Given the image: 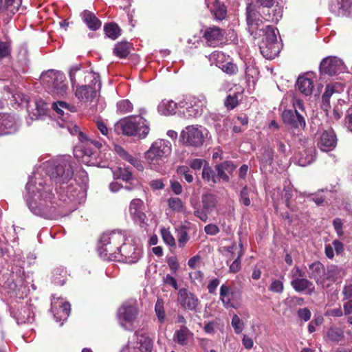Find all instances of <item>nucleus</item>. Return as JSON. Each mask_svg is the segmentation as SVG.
I'll return each instance as SVG.
<instances>
[{
	"instance_id": "obj_17",
	"label": "nucleus",
	"mask_w": 352,
	"mask_h": 352,
	"mask_svg": "<svg viewBox=\"0 0 352 352\" xmlns=\"http://www.w3.org/2000/svg\"><path fill=\"white\" fill-rule=\"evenodd\" d=\"M261 6L267 9L263 12L264 18L267 21L277 23L282 18L283 9L278 5L274 6L276 0H256Z\"/></svg>"
},
{
	"instance_id": "obj_12",
	"label": "nucleus",
	"mask_w": 352,
	"mask_h": 352,
	"mask_svg": "<svg viewBox=\"0 0 352 352\" xmlns=\"http://www.w3.org/2000/svg\"><path fill=\"white\" fill-rule=\"evenodd\" d=\"M219 298L226 308L236 309L241 300L239 291L232 290L230 287L223 284L220 287Z\"/></svg>"
},
{
	"instance_id": "obj_8",
	"label": "nucleus",
	"mask_w": 352,
	"mask_h": 352,
	"mask_svg": "<svg viewBox=\"0 0 352 352\" xmlns=\"http://www.w3.org/2000/svg\"><path fill=\"white\" fill-rule=\"evenodd\" d=\"M74 169L69 159H62L50 171V179L56 184H67L72 179Z\"/></svg>"
},
{
	"instance_id": "obj_37",
	"label": "nucleus",
	"mask_w": 352,
	"mask_h": 352,
	"mask_svg": "<svg viewBox=\"0 0 352 352\" xmlns=\"http://www.w3.org/2000/svg\"><path fill=\"white\" fill-rule=\"evenodd\" d=\"M239 250L237 252V256L236 257V258H234L233 262L230 264V268H229L230 272L234 273V274L239 272V270H241V258L244 254L243 245L241 242L239 243Z\"/></svg>"
},
{
	"instance_id": "obj_28",
	"label": "nucleus",
	"mask_w": 352,
	"mask_h": 352,
	"mask_svg": "<svg viewBox=\"0 0 352 352\" xmlns=\"http://www.w3.org/2000/svg\"><path fill=\"white\" fill-rule=\"evenodd\" d=\"M310 76L309 74H306L300 76L296 82L298 90L307 96H311L314 90V81Z\"/></svg>"
},
{
	"instance_id": "obj_57",
	"label": "nucleus",
	"mask_w": 352,
	"mask_h": 352,
	"mask_svg": "<svg viewBox=\"0 0 352 352\" xmlns=\"http://www.w3.org/2000/svg\"><path fill=\"white\" fill-rule=\"evenodd\" d=\"M162 236L164 241L170 246L174 247L175 246V240L170 232L166 229L162 230Z\"/></svg>"
},
{
	"instance_id": "obj_62",
	"label": "nucleus",
	"mask_w": 352,
	"mask_h": 352,
	"mask_svg": "<svg viewBox=\"0 0 352 352\" xmlns=\"http://www.w3.org/2000/svg\"><path fill=\"white\" fill-rule=\"evenodd\" d=\"M52 107L54 111L57 112V113L60 115L64 114L63 109H68V104L63 101H58L56 102H54L52 104Z\"/></svg>"
},
{
	"instance_id": "obj_59",
	"label": "nucleus",
	"mask_w": 352,
	"mask_h": 352,
	"mask_svg": "<svg viewBox=\"0 0 352 352\" xmlns=\"http://www.w3.org/2000/svg\"><path fill=\"white\" fill-rule=\"evenodd\" d=\"M297 315L299 318L304 320L305 322H307L310 320L311 316V311L307 308H300L297 311Z\"/></svg>"
},
{
	"instance_id": "obj_38",
	"label": "nucleus",
	"mask_w": 352,
	"mask_h": 352,
	"mask_svg": "<svg viewBox=\"0 0 352 352\" xmlns=\"http://www.w3.org/2000/svg\"><path fill=\"white\" fill-rule=\"evenodd\" d=\"M201 202L204 210L206 212H210L216 206V196L210 193L204 194L202 195Z\"/></svg>"
},
{
	"instance_id": "obj_29",
	"label": "nucleus",
	"mask_w": 352,
	"mask_h": 352,
	"mask_svg": "<svg viewBox=\"0 0 352 352\" xmlns=\"http://www.w3.org/2000/svg\"><path fill=\"white\" fill-rule=\"evenodd\" d=\"M336 133H322L318 147L322 151H329L336 147Z\"/></svg>"
},
{
	"instance_id": "obj_45",
	"label": "nucleus",
	"mask_w": 352,
	"mask_h": 352,
	"mask_svg": "<svg viewBox=\"0 0 352 352\" xmlns=\"http://www.w3.org/2000/svg\"><path fill=\"white\" fill-rule=\"evenodd\" d=\"M117 111L121 114L130 113L133 111V104L127 99L117 102Z\"/></svg>"
},
{
	"instance_id": "obj_15",
	"label": "nucleus",
	"mask_w": 352,
	"mask_h": 352,
	"mask_svg": "<svg viewBox=\"0 0 352 352\" xmlns=\"http://www.w3.org/2000/svg\"><path fill=\"white\" fill-rule=\"evenodd\" d=\"M142 255V250L131 243L124 242L122 248L119 249V258L126 263L132 264L138 262Z\"/></svg>"
},
{
	"instance_id": "obj_64",
	"label": "nucleus",
	"mask_w": 352,
	"mask_h": 352,
	"mask_svg": "<svg viewBox=\"0 0 352 352\" xmlns=\"http://www.w3.org/2000/svg\"><path fill=\"white\" fill-rule=\"evenodd\" d=\"M204 162H205L204 160L195 158L190 162L189 166L192 169L197 170H200L202 168Z\"/></svg>"
},
{
	"instance_id": "obj_9",
	"label": "nucleus",
	"mask_w": 352,
	"mask_h": 352,
	"mask_svg": "<svg viewBox=\"0 0 352 352\" xmlns=\"http://www.w3.org/2000/svg\"><path fill=\"white\" fill-rule=\"evenodd\" d=\"M53 197L54 195L51 192L45 191L41 194V198L38 201L31 203L29 207L36 215L47 216L54 212Z\"/></svg>"
},
{
	"instance_id": "obj_31",
	"label": "nucleus",
	"mask_w": 352,
	"mask_h": 352,
	"mask_svg": "<svg viewBox=\"0 0 352 352\" xmlns=\"http://www.w3.org/2000/svg\"><path fill=\"white\" fill-rule=\"evenodd\" d=\"M181 141L186 146L197 147L201 146L204 140L203 133H182Z\"/></svg>"
},
{
	"instance_id": "obj_61",
	"label": "nucleus",
	"mask_w": 352,
	"mask_h": 352,
	"mask_svg": "<svg viewBox=\"0 0 352 352\" xmlns=\"http://www.w3.org/2000/svg\"><path fill=\"white\" fill-rule=\"evenodd\" d=\"M167 263L173 273H176L179 268V264L176 256H170L168 258Z\"/></svg>"
},
{
	"instance_id": "obj_11",
	"label": "nucleus",
	"mask_w": 352,
	"mask_h": 352,
	"mask_svg": "<svg viewBox=\"0 0 352 352\" xmlns=\"http://www.w3.org/2000/svg\"><path fill=\"white\" fill-rule=\"evenodd\" d=\"M171 148L168 141L157 140L154 142L145 153L146 158L151 162L161 160L170 154Z\"/></svg>"
},
{
	"instance_id": "obj_56",
	"label": "nucleus",
	"mask_w": 352,
	"mask_h": 352,
	"mask_svg": "<svg viewBox=\"0 0 352 352\" xmlns=\"http://www.w3.org/2000/svg\"><path fill=\"white\" fill-rule=\"evenodd\" d=\"M10 52V44L8 42L0 41V60L8 57Z\"/></svg>"
},
{
	"instance_id": "obj_30",
	"label": "nucleus",
	"mask_w": 352,
	"mask_h": 352,
	"mask_svg": "<svg viewBox=\"0 0 352 352\" xmlns=\"http://www.w3.org/2000/svg\"><path fill=\"white\" fill-rule=\"evenodd\" d=\"M205 3L210 9V12L214 14L217 20H223L227 14V8L226 6L219 0H214L211 6L208 3V0H205Z\"/></svg>"
},
{
	"instance_id": "obj_25",
	"label": "nucleus",
	"mask_w": 352,
	"mask_h": 352,
	"mask_svg": "<svg viewBox=\"0 0 352 352\" xmlns=\"http://www.w3.org/2000/svg\"><path fill=\"white\" fill-rule=\"evenodd\" d=\"M193 333L186 325H181L179 329L175 330L173 340L180 346H186L193 338Z\"/></svg>"
},
{
	"instance_id": "obj_35",
	"label": "nucleus",
	"mask_w": 352,
	"mask_h": 352,
	"mask_svg": "<svg viewBox=\"0 0 352 352\" xmlns=\"http://www.w3.org/2000/svg\"><path fill=\"white\" fill-rule=\"evenodd\" d=\"M208 60L210 65H215L220 68V66L224 65L228 59V56L222 52L215 51L208 56Z\"/></svg>"
},
{
	"instance_id": "obj_4",
	"label": "nucleus",
	"mask_w": 352,
	"mask_h": 352,
	"mask_svg": "<svg viewBox=\"0 0 352 352\" xmlns=\"http://www.w3.org/2000/svg\"><path fill=\"white\" fill-rule=\"evenodd\" d=\"M41 81L47 91L54 98H62L66 96L68 87L65 74L57 70L50 69L43 72Z\"/></svg>"
},
{
	"instance_id": "obj_32",
	"label": "nucleus",
	"mask_w": 352,
	"mask_h": 352,
	"mask_svg": "<svg viewBox=\"0 0 352 352\" xmlns=\"http://www.w3.org/2000/svg\"><path fill=\"white\" fill-rule=\"evenodd\" d=\"M158 112L164 116H168L174 114L176 112V109H179V112H182V109L178 103L175 102L173 100H162L157 107Z\"/></svg>"
},
{
	"instance_id": "obj_50",
	"label": "nucleus",
	"mask_w": 352,
	"mask_h": 352,
	"mask_svg": "<svg viewBox=\"0 0 352 352\" xmlns=\"http://www.w3.org/2000/svg\"><path fill=\"white\" fill-rule=\"evenodd\" d=\"M274 160V151L271 148H265L262 153L261 162L265 164H272Z\"/></svg>"
},
{
	"instance_id": "obj_47",
	"label": "nucleus",
	"mask_w": 352,
	"mask_h": 352,
	"mask_svg": "<svg viewBox=\"0 0 352 352\" xmlns=\"http://www.w3.org/2000/svg\"><path fill=\"white\" fill-rule=\"evenodd\" d=\"M177 173L183 176L187 182L191 183L193 182V176L190 173L189 167L186 166H179L177 168Z\"/></svg>"
},
{
	"instance_id": "obj_20",
	"label": "nucleus",
	"mask_w": 352,
	"mask_h": 352,
	"mask_svg": "<svg viewBox=\"0 0 352 352\" xmlns=\"http://www.w3.org/2000/svg\"><path fill=\"white\" fill-rule=\"evenodd\" d=\"M330 12L338 17L352 16V0H332L329 6Z\"/></svg>"
},
{
	"instance_id": "obj_6",
	"label": "nucleus",
	"mask_w": 352,
	"mask_h": 352,
	"mask_svg": "<svg viewBox=\"0 0 352 352\" xmlns=\"http://www.w3.org/2000/svg\"><path fill=\"white\" fill-rule=\"evenodd\" d=\"M116 132H148L150 123L141 116H131L120 119L115 124Z\"/></svg>"
},
{
	"instance_id": "obj_23",
	"label": "nucleus",
	"mask_w": 352,
	"mask_h": 352,
	"mask_svg": "<svg viewBox=\"0 0 352 352\" xmlns=\"http://www.w3.org/2000/svg\"><path fill=\"white\" fill-rule=\"evenodd\" d=\"M236 168V166L232 161H225L216 164L214 169L217 172L219 182L222 180L225 182H229L230 175H232Z\"/></svg>"
},
{
	"instance_id": "obj_21",
	"label": "nucleus",
	"mask_w": 352,
	"mask_h": 352,
	"mask_svg": "<svg viewBox=\"0 0 352 352\" xmlns=\"http://www.w3.org/2000/svg\"><path fill=\"white\" fill-rule=\"evenodd\" d=\"M144 204L140 199H133L129 205V213L133 220L142 226L145 223L146 215L142 211Z\"/></svg>"
},
{
	"instance_id": "obj_39",
	"label": "nucleus",
	"mask_w": 352,
	"mask_h": 352,
	"mask_svg": "<svg viewBox=\"0 0 352 352\" xmlns=\"http://www.w3.org/2000/svg\"><path fill=\"white\" fill-rule=\"evenodd\" d=\"M327 338L332 342H338L344 338V331L340 327L332 326L327 332Z\"/></svg>"
},
{
	"instance_id": "obj_34",
	"label": "nucleus",
	"mask_w": 352,
	"mask_h": 352,
	"mask_svg": "<svg viewBox=\"0 0 352 352\" xmlns=\"http://www.w3.org/2000/svg\"><path fill=\"white\" fill-rule=\"evenodd\" d=\"M83 21L91 30H96L101 26L100 21L90 11L85 10L82 13Z\"/></svg>"
},
{
	"instance_id": "obj_14",
	"label": "nucleus",
	"mask_w": 352,
	"mask_h": 352,
	"mask_svg": "<svg viewBox=\"0 0 352 352\" xmlns=\"http://www.w3.org/2000/svg\"><path fill=\"white\" fill-rule=\"evenodd\" d=\"M138 315L136 304L125 302L118 308L117 317L122 326L124 323L133 324Z\"/></svg>"
},
{
	"instance_id": "obj_3",
	"label": "nucleus",
	"mask_w": 352,
	"mask_h": 352,
	"mask_svg": "<svg viewBox=\"0 0 352 352\" xmlns=\"http://www.w3.org/2000/svg\"><path fill=\"white\" fill-rule=\"evenodd\" d=\"M126 236L120 230L103 233L100 239L98 252L104 260L114 261L119 258V249L122 248Z\"/></svg>"
},
{
	"instance_id": "obj_7",
	"label": "nucleus",
	"mask_w": 352,
	"mask_h": 352,
	"mask_svg": "<svg viewBox=\"0 0 352 352\" xmlns=\"http://www.w3.org/2000/svg\"><path fill=\"white\" fill-rule=\"evenodd\" d=\"M69 75L74 89L100 80L98 74L85 69L80 65L72 67Z\"/></svg>"
},
{
	"instance_id": "obj_13",
	"label": "nucleus",
	"mask_w": 352,
	"mask_h": 352,
	"mask_svg": "<svg viewBox=\"0 0 352 352\" xmlns=\"http://www.w3.org/2000/svg\"><path fill=\"white\" fill-rule=\"evenodd\" d=\"M100 80L96 82L87 83L84 86L75 89V96L80 101L91 102L97 96V93L100 90Z\"/></svg>"
},
{
	"instance_id": "obj_26",
	"label": "nucleus",
	"mask_w": 352,
	"mask_h": 352,
	"mask_svg": "<svg viewBox=\"0 0 352 352\" xmlns=\"http://www.w3.org/2000/svg\"><path fill=\"white\" fill-rule=\"evenodd\" d=\"M291 285L297 292H305L311 295L315 290L314 283L306 278H294L291 281Z\"/></svg>"
},
{
	"instance_id": "obj_42",
	"label": "nucleus",
	"mask_w": 352,
	"mask_h": 352,
	"mask_svg": "<svg viewBox=\"0 0 352 352\" xmlns=\"http://www.w3.org/2000/svg\"><path fill=\"white\" fill-rule=\"evenodd\" d=\"M106 35L113 40L120 35V29L116 23H109L104 28Z\"/></svg>"
},
{
	"instance_id": "obj_24",
	"label": "nucleus",
	"mask_w": 352,
	"mask_h": 352,
	"mask_svg": "<svg viewBox=\"0 0 352 352\" xmlns=\"http://www.w3.org/2000/svg\"><path fill=\"white\" fill-rule=\"evenodd\" d=\"M309 277L314 279L317 285L324 283L325 267L320 261H315L309 266Z\"/></svg>"
},
{
	"instance_id": "obj_16",
	"label": "nucleus",
	"mask_w": 352,
	"mask_h": 352,
	"mask_svg": "<svg viewBox=\"0 0 352 352\" xmlns=\"http://www.w3.org/2000/svg\"><path fill=\"white\" fill-rule=\"evenodd\" d=\"M177 302L182 308L189 311H196L200 302L197 296L186 288L179 289Z\"/></svg>"
},
{
	"instance_id": "obj_63",
	"label": "nucleus",
	"mask_w": 352,
	"mask_h": 352,
	"mask_svg": "<svg viewBox=\"0 0 352 352\" xmlns=\"http://www.w3.org/2000/svg\"><path fill=\"white\" fill-rule=\"evenodd\" d=\"M292 140L300 145L305 146L308 143V140L302 137V133H292Z\"/></svg>"
},
{
	"instance_id": "obj_2",
	"label": "nucleus",
	"mask_w": 352,
	"mask_h": 352,
	"mask_svg": "<svg viewBox=\"0 0 352 352\" xmlns=\"http://www.w3.org/2000/svg\"><path fill=\"white\" fill-rule=\"evenodd\" d=\"M79 140L82 144L74 148V157L85 165L99 166L101 163L99 152L93 150L90 146L94 145L96 148L100 149L102 146L103 141L100 139H91L87 137V133H79Z\"/></svg>"
},
{
	"instance_id": "obj_1",
	"label": "nucleus",
	"mask_w": 352,
	"mask_h": 352,
	"mask_svg": "<svg viewBox=\"0 0 352 352\" xmlns=\"http://www.w3.org/2000/svg\"><path fill=\"white\" fill-rule=\"evenodd\" d=\"M246 15L248 30L250 34L254 38L263 34L265 36V41L259 47L261 53L267 59H274L280 52L276 36L278 30L270 25H264L258 13L252 5L247 6Z\"/></svg>"
},
{
	"instance_id": "obj_22",
	"label": "nucleus",
	"mask_w": 352,
	"mask_h": 352,
	"mask_svg": "<svg viewBox=\"0 0 352 352\" xmlns=\"http://www.w3.org/2000/svg\"><path fill=\"white\" fill-rule=\"evenodd\" d=\"M344 85L340 82L329 83L326 85L325 91L322 96V108L328 111L330 108V98L336 94H340L344 91Z\"/></svg>"
},
{
	"instance_id": "obj_33",
	"label": "nucleus",
	"mask_w": 352,
	"mask_h": 352,
	"mask_svg": "<svg viewBox=\"0 0 352 352\" xmlns=\"http://www.w3.org/2000/svg\"><path fill=\"white\" fill-rule=\"evenodd\" d=\"M18 122L14 116L6 113H0V132L6 130H17Z\"/></svg>"
},
{
	"instance_id": "obj_51",
	"label": "nucleus",
	"mask_w": 352,
	"mask_h": 352,
	"mask_svg": "<svg viewBox=\"0 0 352 352\" xmlns=\"http://www.w3.org/2000/svg\"><path fill=\"white\" fill-rule=\"evenodd\" d=\"M231 324L236 334L241 333L243 330L244 323L236 314L232 316Z\"/></svg>"
},
{
	"instance_id": "obj_5",
	"label": "nucleus",
	"mask_w": 352,
	"mask_h": 352,
	"mask_svg": "<svg viewBox=\"0 0 352 352\" xmlns=\"http://www.w3.org/2000/svg\"><path fill=\"white\" fill-rule=\"evenodd\" d=\"M207 100L204 94L188 96L178 102L182 113L186 118H196L201 116L206 107Z\"/></svg>"
},
{
	"instance_id": "obj_52",
	"label": "nucleus",
	"mask_w": 352,
	"mask_h": 352,
	"mask_svg": "<svg viewBox=\"0 0 352 352\" xmlns=\"http://www.w3.org/2000/svg\"><path fill=\"white\" fill-rule=\"evenodd\" d=\"M117 173L118 177L123 181L129 182L133 179L132 173L129 168L119 167Z\"/></svg>"
},
{
	"instance_id": "obj_55",
	"label": "nucleus",
	"mask_w": 352,
	"mask_h": 352,
	"mask_svg": "<svg viewBox=\"0 0 352 352\" xmlns=\"http://www.w3.org/2000/svg\"><path fill=\"white\" fill-rule=\"evenodd\" d=\"M116 151L117 153L124 160L129 162L131 164H133V162L136 159L131 155H130L126 151H125L123 148L120 146H117L116 148Z\"/></svg>"
},
{
	"instance_id": "obj_40",
	"label": "nucleus",
	"mask_w": 352,
	"mask_h": 352,
	"mask_svg": "<svg viewBox=\"0 0 352 352\" xmlns=\"http://www.w3.org/2000/svg\"><path fill=\"white\" fill-rule=\"evenodd\" d=\"M202 179L207 182H212L217 184L219 182L217 175L214 170L208 165L204 166L201 174Z\"/></svg>"
},
{
	"instance_id": "obj_54",
	"label": "nucleus",
	"mask_w": 352,
	"mask_h": 352,
	"mask_svg": "<svg viewBox=\"0 0 352 352\" xmlns=\"http://www.w3.org/2000/svg\"><path fill=\"white\" fill-rule=\"evenodd\" d=\"M324 321L322 316H315L314 320H312L308 324V331L312 333L316 331V326H320Z\"/></svg>"
},
{
	"instance_id": "obj_53",
	"label": "nucleus",
	"mask_w": 352,
	"mask_h": 352,
	"mask_svg": "<svg viewBox=\"0 0 352 352\" xmlns=\"http://www.w3.org/2000/svg\"><path fill=\"white\" fill-rule=\"evenodd\" d=\"M249 189L247 186H245L240 192L239 201L245 206H249L251 204V201L249 197Z\"/></svg>"
},
{
	"instance_id": "obj_10",
	"label": "nucleus",
	"mask_w": 352,
	"mask_h": 352,
	"mask_svg": "<svg viewBox=\"0 0 352 352\" xmlns=\"http://www.w3.org/2000/svg\"><path fill=\"white\" fill-rule=\"evenodd\" d=\"M13 97L16 101L20 100L21 102H19V105L25 106L28 113V116L32 120H38L40 117L45 115L46 107L45 104L43 100H39L35 101L34 103V109H33L29 105V96L22 94H17L14 95Z\"/></svg>"
},
{
	"instance_id": "obj_46",
	"label": "nucleus",
	"mask_w": 352,
	"mask_h": 352,
	"mask_svg": "<svg viewBox=\"0 0 352 352\" xmlns=\"http://www.w3.org/2000/svg\"><path fill=\"white\" fill-rule=\"evenodd\" d=\"M168 204L173 210L181 212L184 210V204L178 197H170L168 199Z\"/></svg>"
},
{
	"instance_id": "obj_49",
	"label": "nucleus",
	"mask_w": 352,
	"mask_h": 352,
	"mask_svg": "<svg viewBox=\"0 0 352 352\" xmlns=\"http://www.w3.org/2000/svg\"><path fill=\"white\" fill-rule=\"evenodd\" d=\"M189 240V236L186 227H182L179 232L177 243L179 248H184Z\"/></svg>"
},
{
	"instance_id": "obj_48",
	"label": "nucleus",
	"mask_w": 352,
	"mask_h": 352,
	"mask_svg": "<svg viewBox=\"0 0 352 352\" xmlns=\"http://www.w3.org/2000/svg\"><path fill=\"white\" fill-rule=\"evenodd\" d=\"M220 69L228 75L236 74L238 72V67L232 61H227L224 65L220 66Z\"/></svg>"
},
{
	"instance_id": "obj_27",
	"label": "nucleus",
	"mask_w": 352,
	"mask_h": 352,
	"mask_svg": "<svg viewBox=\"0 0 352 352\" xmlns=\"http://www.w3.org/2000/svg\"><path fill=\"white\" fill-rule=\"evenodd\" d=\"M223 37L222 30L217 26H211L206 28L204 33V38L206 40L208 45L215 46Z\"/></svg>"
},
{
	"instance_id": "obj_36",
	"label": "nucleus",
	"mask_w": 352,
	"mask_h": 352,
	"mask_svg": "<svg viewBox=\"0 0 352 352\" xmlns=\"http://www.w3.org/2000/svg\"><path fill=\"white\" fill-rule=\"evenodd\" d=\"M342 269L337 265H331L325 270L324 278L329 281L335 282L340 276Z\"/></svg>"
},
{
	"instance_id": "obj_19",
	"label": "nucleus",
	"mask_w": 352,
	"mask_h": 352,
	"mask_svg": "<svg viewBox=\"0 0 352 352\" xmlns=\"http://www.w3.org/2000/svg\"><path fill=\"white\" fill-rule=\"evenodd\" d=\"M344 69L343 62L336 57L324 58L320 65L321 74L333 76L342 72Z\"/></svg>"
},
{
	"instance_id": "obj_60",
	"label": "nucleus",
	"mask_w": 352,
	"mask_h": 352,
	"mask_svg": "<svg viewBox=\"0 0 352 352\" xmlns=\"http://www.w3.org/2000/svg\"><path fill=\"white\" fill-rule=\"evenodd\" d=\"M238 104V97L236 94L234 96L228 95L225 101V105L226 107L230 109H233Z\"/></svg>"
},
{
	"instance_id": "obj_58",
	"label": "nucleus",
	"mask_w": 352,
	"mask_h": 352,
	"mask_svg": "<svg viewBox=\"0 0 352 352\" xmlns=\"http://www.w3.org/2000/svg\"><path fill=\"white\" fill-rule=\"evenodd\" d=\"M269 289L275 293H281L284 289V285L281 280H274L271 283Z\"/></svg>"
},
{
	"instance_id": "obj_44",
	"label": "nucleus",
	"mask_w": 352,
	"mask_h": 352,
	"mask_svg": "<svg viewBox=\"0 0 352 352\" xmlns=\"http://www.w3.org/2000/svg\"><path fill=\"white\" fill-rule=\"evenodd\" d=\"M155 311L160 323H164L166 320V313L164 308V300L158 298L155 305Z\"/></svg>"
},
{
	"instance_id": "obj_18",
	"label": "nucleus",
	"mask_w": 352,
	"mask_h": 352,
	"mask_svg": "<svg viewBox=\"0 0 352 352\" xmlns=\"http://www.w3.org/2000/svg\"><path fill=\"white\" fill-rule=\"evenodd\" d=\"M283 122L291 128L303 130L306 126L304 117L296 110H285L282 113Z\"/></svg>"
},
{
	"instance_id": "obj_41",
	"label": "nucleus",
	"mask_w": 352,
	"mask_h": 352,
	"mask_svg": "<svg viewBox=\"0 0 352 352\" xmlns=\"http://www.w3.org/2000/svg\"><path fill=\"white\" fill-rule=\"evenodd\" d=\"M114 54L121 58L126 57L130 53V45L127 42H120L116 45L114 50Z\"/></svg>"
},
{
	"instance_id": "obj_43",
	"label": "nucleus",
	"mask_w": 352,
	"mask_h": 352,
	"mask_svg": "<svg viewBox=\"0 0 352 352\" xmlns=\"http://www.w3.org/2000/svg\"><path fill=\"white\" fill-rule=\"evenodd\" d=\"M21 0H5L3 6L5 7V11L7 12V14H14L19 9L21 6Z\"/></svg>"
}]
</instances>
